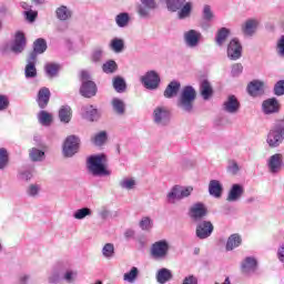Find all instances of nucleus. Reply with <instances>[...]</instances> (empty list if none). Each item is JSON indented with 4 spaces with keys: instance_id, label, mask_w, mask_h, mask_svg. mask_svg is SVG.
<instances>
[{
    "instance_id": "f257e3e1",
    "label": "nucleus",
    "mask_w": 284,
    "mask_h": 284,
    "mask_svg": "<svg viewBox=\"0 0 284 284\" xmlns=\"http://www.w3.org/2000/svg\"><path fill=\"white\" fill-rule=\"evenodd\" d=\"M106 155L100 153L90 155L87 160V166L92 175H110V171L105 166Z\"/></svg>"
},
{
    "instance_id": "f03ea898",
    "label": "nucleus",
    "mask_w": 284,
    "mask_h": 284,
    "mask_svg": "<svg viewBox=\"0 0 284 284\" xmlns=\"http://www.w3.org/2000/svg\"><path fill=\"white\" fill-rule=\"evenodd\" d=\"M196 100V90L192 88V85H186L183 88L179 100H178V108L183 110V112H193L194 103Z\"/></svg>"
},
{
    "instance_id": "7ed1b4c3",
    "label": "nucleus",
    "mask_w": 284,
    "mask_h": 284,
    "mask_svg": "<svg viewBox=\"0 0 284 284\" xmlns=\"http://www.w3.org/2000/svg\"><path fill=\"white\" fill-rule=\"evenodd\" d=\"M284 140V120H275L273 126L268 131L266 142L270 146H280Z\"/></svg>"
},
{
    "instance_id": "20e7f679",
    "label": "nucleus",
    "mask_w": 284,
    "mask_h": 284,
    "mask_svg": "<svg viewBox=\"0 0 284 284\" xmlns=\"http://www.w3.org/2000/svg\"><path fill=\"white\" fill-rule=\"evenodd\" d=\"M170 242L168 240H159L154 242L150 248V254L153 260L164 261L168 260L170 254Z\"/></svg>"
},
{
    "instance_id": "39448f33",
    "label": "nucleus",
    "mask_w": 284,
    "mask_h": 284,
    "mask_svg": "<svg viewBox=\"0 0 284 284\" xmlns=\"http://www.w3.org/2000/svg\"><path fill=\"white\" fill-rule=\"evenodd\" d=\"M193 191V186H181L180 184H175L172 186V189L169 191L166 195V201L169 204H176L180 200H183L184 197H189Z\"/></svg>"
},
{
    "instance_id": "423d86ee",
    "label": "nucleus",
    "mask_w": 284,
    "mask_h": 284,
    "mask_svg": "<svg viewBox=\"0 0 284 284\" xmlns=\"http://www.w3.org/2000/svg\"><path fill=\"white\" fill-rule=\"evenodd\" d=\"M81 82L82 85L80 88V93L82 94V97H85L88 99L95 97L98 92L97 83L91 80L90 73L85 70L81 72Z\"/></svg>"
},
{
    "instance_id": "0eeeda50",
    "label": "nucleus",
    "mask_w": 284,
    "mask_h": 284,
    "mask_svg": "<svg viewBox=\"0 0 284 284\" xmlns=\"http://www.w3.org/2000/svg\"><path fill=\"white\" fill-rule=\"evenodd\" d=\"M171 112L169 108L158 106L153 110V121L160 128H166L171 123Z\"/></svg>"
},
{
    "instance_id": "6e6552de",
    "label": "nucleus",
    "mask_w": 284,
    "mask_h": 284,
    "mask_svg": "<svg viewBox=\"0 0 284 284\" xmlns=\"http://www.w3.org/2000/svg\"><path fill=\"white\" fill-rule=\"evenodd\" d=\"M80 142L81 140L78 135H68L63 143V155L72 158L74 153H78Z\"/></svg>"
},
{
    "instance_id": "1a4fd4ad",
    "label": "nucleus",
    "mask_w": 284,
    "mask_h": 284,
    "mask_svg": "<svg viewBox=\"0 0 284 284\" xmlns=\"http://www.w3.org/2000/svg\"><path fill=\"white\" fill-rule=\"evenodd\" d=\"M141 83L146 90H156L161 83V77L154 70H150L144 77H141Z\"/></svg>"
},
{
    "instance_id": "9d476101",
    "label": "nucleus",
    "mask_w": 284,
    "mask_h": 284,
    "mask_svg": "<svg viewBox=\"0 0 284 284\" xmlns=\"http://www.w3.org/2000/svg\"><path fill=\"white\" fill-rule=\"evenodd\" d=\"M207 213L209 211L203 202H196L189 210V216L193 222H197V224L202 222L203 217H205Z\"/></svg>"
},
{
    "instance_id": "9b49d317",
    "label": "nucleus",
    "mask_w": 284,
    "mask_h": 284,
    "mask_svg": "<svg viewBox=\"0 0 284 284\" xmlns=\"http://www.w3.org/2000/svg\"><path fill=\"white\" fill-rule=\"evenodd\" d=\"M213 231H214V226L212 222L204 220L197 224L195 234L200 240H206L212 235Z\"/></svg>"
},
{
    "instance_id": "f8f14e48",
    "label": "nucleus",
    "mask_w": 284,
    "mask_h": 284,
    "mask_svg": "<svg viewBox=\"0 0 284 284\" xmlns=\"http://www.w3.org/2000/svg\"><path fill=\"white\" fill-rule=\"evenodd\" d=\"M243 52V47L239 39H232L227 45V57L233 61L241 59Z\"/></svg>"
},
{
    "instance_id": "ddd939ff",
    "label": "nucleus",
    "mask_w": 284,
    "mask_h": 284,
    "mask_svg": "<svg viewBox=\"0 0 284 284\" xmlns=\"http://www.w3.org/2000/svg\"><path fill=\"white\" fill-rule=\"evenodd\" d=\"M183 37L189 48H196L202 39V32L199 30H187L184 32Z\"/></svg>"
},
{
    "instance_id": "4468645a",
    "label": "nucleus",
    "mask_w": 284,
    "mask_h": 284,
    "mask_svg": "<svg viewBox=\"0 0 284 284\" xmlns=\"http://www.w3.org/2000/svg\"><path fill=\"white\" fill-rule=\"evenodd\" d=\"M36 63H37V54L33 50L27 59V65L24 69V74L27 79H34L37 77L38 72H37Z\"/></svg>"
},
{
    "instance_id": "2eb2a0df",
    "label": "nucleus",
    "mask_w": 284,
    "mask_h": 284,
    "mask_svg": "<svg viewBox=\"0 0 284 284\" xmlns=\"http://www.w3.org/2000/svg\"><path fill=\"white\" fill-rule=\"evenodd\" d=\"M268 170L271 173H278L284 164V155L283 153H274L268 158Z\"/></svg>"
},
{
    "instance_id": "dca6fc26",
    "label": "nucleus",
    "mask_w": 284,
    "mask_h": 284,
    "mask_svg": "<svg viewBox=\"0 0 284 284\" xmlns=\"http://www.w3.org/2000/svg\"><path fill=\"white\" fill-rule=\"evenodd\" d=\"M27 45V39L24 37L23 32H16L14 41L11 44V50L16 54H20L23 52L24 48Z\"/></svg>"
},
{
    "instance_id": "f3484780",
    "label": "nucleus",
    "mask_w": 284,
    "mask_h": 284,
    "mask_svg": "<svg viewBox=\"0 0 284 284\" xmlns=\"http://www.w3.org/2000/svg\"><path fill=\"white\" fill-rule=\"evenodd\" d=\"M262 110L264 114H276L281 110L277 99H267L263 101Z\"/></svg>"
},
{
    "instance_id": "a211bd4d",
    "label": "nucleus",
    "mask_w": 284,
    "mask_h": 284,
    "mask_svg": "<svg viewBox=\"0 0 284 284\" xmlns=\"http://www.w3.org/2000/svg\"><path fill=\"white\" fill-rule=\"evenodd\" d=\"M240 108H241V103H239V99H236V97L234 95L229 97L227 101H225L224 103V110L230 114H236Z\"/></svg>"
},
{
    "instance_id": "6ab92c4d",
    "label": "nucleus",
    "mask_w": 284,
    "mask_h": 284,
    "mask_svg": "<svg viewBox=\"0 0 284 284\" xmlns=\"http://www.w3.org/2000/svg\"><path fill=\"white\" fill-rule=\"evenodd\" d=\"M51 92L49 88H41V90L38 92V105L43 111L49 101H50Z\"/></svg>"
},
{
    "instance_id": "aec40b11",
    "label": "nucleus",
    "mask_w": 284,
    "mask_h": 284,
    "mask_svg": "<svg viewBox=\"0 0 284 284\" xmlns=\"http://www.w3.org/2000/svg\"><path fill=\"white\" fill-rule=\"evenodd\" d=\"M180 90L181 83L179 81H171L164 90L165 99H173L174 97H178Z\"/></svg>"
},
{
    "instance_id": "412c9836",
    "label": "nucleus",
    "mask_w": 284,
    "mask_h": 284,
    "mask_svg": "<svg viewBox=\"0 0 284 284\" xmlns=\"http://www.w3.org/2000/svg\"><path fill=\"white\" fill-rule=\"evenodd\" d=\"M251 97H261L264 93V83L262 81H252L247 87Z\"/></svg>"
},
{
    "instance_id": "4be33fe9",
    "label": "nucleus",
    "mask_w": 284,
    "mask_h": 284,
    "mask_svg": "<svg viewBox=\"0 0 284 284\" xmlns=\"http://www.w3.org/2000/svg\"><path fill=\"white\" fill-rule=\"evenodd\" d=\"M256 268H257V262L255 257H246L244 262H242L243 273H255Z\"/></svg>"
},
{
    "instance_id": "5701e85b",
    "label": "nucleus",
    "mask_w": 284,
    "mask_h": 284,
    "mask_svg": "<svg viewBox=\"0 0 284 284\" xmlns=\"http://www.w3.org/2000/svg\"><path fill=\"white\" fill-rule=\"evenodd\" d=\"M243 193H244V189L243 186H241V184H233L227 196L229 202H236L237 200H240Z\"/></svg>"
},
{
    "instance_id": "b1692460",
    "label": "nucleus",
    "mask_w": 284,
    "mask_h": 284,
    "mask_svg": "<svg viewBox=\"0 0 284 284\" xmlns=\"http://www.w3.org/2000/svg\"><path fill=\"white\" fill-rule=\"evenodd\" d=\"M209 191L211 195H214V197H221L223 193V186L220 180H211L209 184Z\"/></svg>"
},
{
    "instance_id": "393cba45",
    "label": "nucleus",
    "mask_w": 284,
    "mask_h": 284,
    "mask_svg": "<svg viewBox=\"0 0 284 284\" xmlns=\"http://www.w3.org/2000/svg\"><path fill=\"white\" fill-rule=\"evenodd\" d=\"M257 26H258L257 19H247V21H245L244 26L242 27V30L244 34L252 36L254 34V32H256Z\"/></svg>"
},
{
    "instance_id": "a878e982",
    "label": "nucleus",
    "mask_w": 284,
    "mask_h": 284,
    "mask_svg": "<svg viewBox=\"0 0 284 284\" xmlns=\"http://www.w3.org/2000/svg\"><path fill=\"white\" fill-rule=\"evenodd\" d=\"M242 244V237L237 233L231 235L226 242V251H234Z\"/></svg>"
},
{
    "instance_id": "bb28decb",
    "label": "nucleus",
    "mask_w": 284,
    "mask_h": 284,
    "mask_svg": "<svg viewBox=\"0 0 284 284\" xmlns=\"http://www.w3.org/2000/svg\"><path fill=\"white\" fill-rule=\"evenodd\" d=\"M201 95L207 101L213 94V88L209 81H202L200 85Z\"/></svg>"
},
{
    "instance_id": "cd10ccee",
    "label": "nucleus",
    "mask_w": 284,
    "mask_h": 284,
    "mask_svg": "<svg viewBox=\"0 0 284 284\" xmlns=\"http://www.w3.org/2000/svg\"><path fill=\"white\" fill-rule=\"evenodd\" d=\"M72 118V110L69 105H63L59 112V119L62 123H70Z\"/></svg>"
},
{
    "instance_id": "c85d7f7f",
    "label": "nucleus",
    "mask_w": 284,
    "mask_h": 284,
    "mask_svg": "<svg viewBox=\"0 0 284 284\" xmlns=\"http://www.w3.org/2000/svg\"><path fill=\"white\" fill-rule=\"evenodd\" d=\"M111 105L115 114H120V116H122V114H125L126 105L121 99H113Z\"/></svg>"
},
{
    "instance_id": "c756f323",
    "label": "nucleus",
    "mask_w": 284,
    "mask_h": 284,
    "mask_svg": "<svg viewBox=\"0 0 284 284\" xmlns=\"http://www.w3.org/2000/svg\"><path fill=\"white\" fill-rule=\"evenodd\" d=\"M48 45L45 39H37L33 43V51L36 53V60L38 59V54H43L45 52Z\"/></svg>"
},
{
    "instance_id": "7c9ffc66",
    "label": "nucleus",
    "mask_w": 284,
    "mask_h": 284,
    "mask_svg": "<svg viewBox=\"0 0 284 284\" xmlns=\"http://www.w3.org/2000/svg\"><path fill=\"white\" fill-rule=\"evenodd\" d=\"M57 17L61 21H67V19L72 17V10L67 6H60V8L57 9Z\"/></svg>"
},
{
    "instance_id": "2f4dec72",
    "label": "nucleus",
    "mask_w": 284,
    "mask_h": 284,
    "mask_svg": "<svg viewBox=\"0 0 284 284\" xmlns=\"http://www.w3.org/2000/svg\"><path fill=\"white\" fill-rule=\"evenodd\" d=\"M172 276L173 275L169 268H161L156 273V281L159 283H168V281H171Z\"/></svg>"
},
{
    "instance_id": "473e14b6",
    "label": "nucleus",
    "mask_w": 284,
    "mask_h": 284,
    "mask_svg": "<svg viewBox=\"0 0 284 284\" xmlns=\"http://www.w3.org/2000/svg\"><path fill=\"white\" fill-rule=\"evenodd\" d=\"M111 50H113V52H123L124 48H125V43H124V39H119L118 37H115L114 39L111 40Z\"/></svg>"
},
{
    "instance_id": "72a5a7b5",
    "label": "nucleus",
    "mask_w": 284,
    "mask_h": 284,
    "mask_svg": "<svg viewBox=\"0 0 284 284\" xmlns=\"http://www.w3.org/2000/svg\"><path fill=\"white\" fill-rule=\"evenodd\" d=\"M38 119L41 125H51L53 115L52 113L45 112V109H43L40 113H38Z\"/></svg>"
},
{
    "instance_id": "f704fd0d",
    "label": "nucleus",
    "mask_w": 284,
    "mask_h": 284,
    "mask_svg": "<svg viewBox=\"0 0 284 284\" xmlns=\"http://www.w3.org/2000/svg\"><path fill=\"white\" fill-rule=\"evenodd\" d=\"M82 111L84 112L89 121H98L99 112L92 105H87L85 108H82Z\"/></svg>"
},
{
    "instance_id": "c9c22d12",
    "label": "nucleus",
    "mask_w": 284,
    "mask_h": 284,
    "mask_svg": "<svg viewBox=\"0 0 284 284\" xmlns=\"http://www.w3.org/2000/svg\"><path fill=\"white\" fill-rule=\"evenodd\" d=\"M185 1L186 0H165L168 10L171 12H176L178 10L181 11V8Z\"/></svg>"
},
{
    "instance_id": "e433bc0d",
    "label": "nucleus",
    "mask_w": 284,
    "mask_h": 284,
    "mask_svg": "<svg viewBox=\"0 0 284 284\" xmlns=\"http://www.w3.org/2000/svg\"><path fill=\"white\" fill-rule=\"evenodd\" d=\"M129 21H130L129 12H120V14H116L115 17V23H118L120 28H125Z\"/></svg>"
},
{
    "instance_id": "4c0bfd02",
    "label": "nucleus",
    "mask_w": 284,
    "mask_h": 284,
    "mask_svg": "<svg viewBox=\"0 0 284 284\" xmlns=\"http://www.w3.org/2000/svg\"><path fill=\"white\" fill-rule=\"evenodd\" d=\"M227 37H230V30L227 28H221L216 33V43L217 45H223Z\"/></svg>"
},
{
    "instance_id": "58836bf2",
    "label": "nucleus",
    "mask_w": 284,
    "mask_h": 284,
    "mask_svg": "<svg viewBox=\"0 0 284 284\" xmlns=\"http://www.w3.org/2000/svg\"><path fill=\"white\" fill-rule=\"evenodd\" d=\"M113 88L115 92H119V93L125 92L126 83L124 79H122V77H115V79H113Z\"/></svg>"
},
{
    "instance_id": "ea45409f",
    "label": "nucleus",
    "mask_w": 284,
    "mask_h": 284,
    "mask_svg": "<svg viewBox=\"0 0 284 284\" xmlns=\"http://www.w3.org/2000/svg\"><path fill=\"white\" fill-rule=\"evenodd\" d=\"M192 11V3L190 1H184V3H182L180 11H179V17L180 19H185L186 17H190Z\"/></svg>"
},
{
    "instance_id": "a19ab883",
    "label": "nucleus",
    "mask_w": 284,
    "mask_h": 284,
    "mask_svg": "<svg viewBox=\"0 0 284 284\" xmlns=\"http://www.w3.org/2000/svg\"><path fill=\"white\" fill-rule=\"evenodd\" d=\"M102 70L106 74H112L113 72H116L118 70L116 61H113V60L106 61L105 63H103Z\"/></svg>"
},
{
    "instance_id": "79ce46f5",
    "label": "nucleus",
    "mask_w": 284,
    "mask_h": 284,
    "mask_svg": "<svg viewBox=\"0 0 284 284\" xmlns=\"http://www.w3.org/2000/svg\"><path fill=\"white\" fill-rule=\"evenodd\" d=\"M139 276V268L133 266L129 273H124L123 280L128 281V283H134Z\"/></svg>"
},
{
    "instance_id": "37998d69",
    "label": "nucleus",
    "mask_w": 284,
    "mask_h": 284,
    "mask_svg": "<svg viewBox=\"0 0 284 284\" xmlns=\"http://www.w3.org/2000/svg\"><path fill=\"white\" fill-rule=\"evenodd\" d=\"M60 70V65L57 63H47L45 64V72L48 77L53 78L57 77L58 72Z\"/></svg>"
},
{
    "instance_id": "c03bdc74",
    "label": "nucleus",
    "mask_w": 284,
    "mask_h": 284,
    "mask_svg": "<svg viewBox=\"0 0 284 284\" xmlns=\"http://www.w3.org/2000/svg\"><path fill=\"white\" fill-rule=\"evenodd\" d=\"M29 155H30L31 160L37 162V161L43 160L45 153H44V151H41V149L33 148L29 152Z\"/></svg>"
},
{
    "instance_id": "a18cd8bd",
    "label": "nucleus",
    "mask_w": 284,
    "mask_h": 284,
    "mask_svg": "<svg viewBox=\"0 0 284 284\" xmlns=\"http://www.w3.org/2000/svg\"><path fill=\"white\" fill-rule=\"evenodd\" d=\"M135 184L136 182L134 178H123L122 180H120V186L122 189L131 190V189H134Z\"/></svg>"
},
{
    "instance_id": "49530a36",
    "label": "nucleus",
    "mask_w": 284,
    "mask_h": 284,
    "mask_svg": "<svg viewBox=\"0 0 284 284\" xmlns=\"http://www.w3.org/2000/svg\"><path fill=\"white\" fill-rule=\"evenodd\" d=\"M153 226L154 222L151 217H142L140 221V229H142V231H152Z\"/></svg>"
},
{
    "instance_id": "de8ad7c7",
    "label": "nucleus",
    "mask_w": 284,
    "mask_h": 284,
    "mask_svg": "<svg viewBox=\"0 0 284 284\" xmlns=\"http://www.w3.org/2000/svg\"><path fill=\"white\" fill-rule=\"evenodd\" d=\"M88 215H92V211L89 207L78 209L74 213L75 220H84Z\"/></svg>"
},
{
    "instance_id": "09e8293b",
    "label": "nucleus",
    "mask_w": 284,
    "mask_h": 284,
    "mask_svg": "<svg viewBox=\"0 0 284 284\" xmlns=\"http://www.w3.org/2000/svg\"><path fill=\"white\" fill-rule=\"evenodd\" d=\"M9 162V153L7 149H0V169H4Z\"/></svg>"
},
{
    "instance_id": "8fccbe9b",
    "label": "nucleus",
    "mask_w": 284,
    "mask_h": 284,
    "mask_svg": "<svg viewBox=\"0 0 284 284\" xmlns=\"http://www.w3.org/2000/svg\"><path fill=\"white\" fill-rule=\"evenodd\" d=\"M108 140V133L106 131H100V133H97L93 138L94 144L101 145L103 142Z\"/></svg>"
},
{
    "instance_id": "3c124183",
    "label": "nucleus",
    "mask_w": 284,
    "mask_h": 284,
    "mask_svg": "<svg viewBox=\"0 0 284 284\" xmlns=\"http://www.w3.org/2000/svg\"><path fill=\"white\" fill-rule=\"evenodd\" d=\"M102 255L108 258L113 257L114 244H105L102 248Z\"/></svg>"
},
{
    "instance_id": "603ef678",
    "label": "nucleus",
    "mask_w": 284,
    "mask_h": 284,
    "mask_svg": "<svg viewBox=\"0 0 284 284\" xmlns=\"http://www.w3.org/2000/svg\"><path fill=\"white\" fill-rule=\"evenodd\" d=\"M41 191L40 184H30L29 187L27 189L28 195H31V197H36L39 195Z\"/></svg>"
},
{
    "instance_id": "864d4df0",
    "label": "nucleus",
    "mask_w": 284,
    "mask_h": 284,
    "mask_svg": "<svg viewBox=\"0 0 284 284\" xmlns=\"http://www.w3.org/2000/svg\"><path fill=\"white\" fill-rule=\"evenodd\" d=\"M227 171L233 174L239 173L240 171L239 162H236V160H230L227 164Z\"/></svg>"
},
{
    "instance_id": "5fc2aeb1",
    "label": "nucleus",
    "mask_w": 284,
    "mask_h": 284,
    "mask_svg": "<svg viewBox=\"0 0 284 284\" xmlns=\"http://www.w3.org/2000/svg\"><path fill=\"white\" fill-rule=\"evenodd\" d=\"M274 92L276 97L284 95V81H277V83H275Z\"/></svg>"
},
{
    "instance_id": "6e6d98bb",
    "label": "nucleus",
    "mask_w": 284,
    "mask_h": 284,
    "mask_svg": "<svg viewBox=\"0 0 284 284\" xmlns=\"http://www.w3.org/2000/svg\"><path fill=\"white\" fill-rule=\"evenodd\" d=\"M243 70L244 68L242 63H234V65H232L231 73L233 77H239L240 74H242Z\"/></svg>"
},
{
    "instance_id": "4d7b16f0",
    "label": "nucleus",
    "mask_w": 284,
    "mask_h": 284,
    "mask_svg": "<svg viewBox=\"0 0 284 284\" xmlns=\"http://www.w3.org/2000/svg\"><path fill=\"white\" fill-rule=\"evenodd\" d=\"M102 57H103V50L101 48H98L97 50H93L91 60L94 62H99L101 61Z\"/></svg>"
},
{
    "instance_id": "13d9d810",
    "label": "nucleus",
    "mask_w": 284,
    "mask_h": 284,
    "mask_svg": "<svg viewBox=\"0 0 284 284\" xmlns=\"http://www.w3.org/2000/svg\"><path fill=\"white\" fill-rule=\"evenodd\" d=\"M203 17L207 21H211V19H213V12H212L211 6H209V4L204 6V8H203Z\"/></svg>"
},
{
    "instance_id": "bf43d9fd",
    "label": "nucleus",
    "mask_w": 284,
    "mask_h": 284,
    "mask_svg": "<svg viewBox=\"0 0 284 284\" xmlns=\"http://www.w3.org/2000/svg\"><path fill=\"white\" fill-rule=\"evenodd\" d=\"M10 105L8 97L0 94V110H7Z\"/></svg>"
},
{
    "instance_id": "052dcab7",
    "label": "nucleus",
    "mask_w": 284,
    "mask_h": 284,
    "mask_svg": "<svg viewBox=\"0 0 284 284\" xmlns=\"http://www.w3.org/2000/svg\"><path fill=\"white\" fill-rule=\"evenodd\" d=\"M277 54H280V57H284V36L277 41Z\"/></svg>"
},
{
    "instance_id": "680f3d73",
    "label": "nucleus",
    "mask_w": 284,
    "mask_h": 284,
    "mask_svg": "<svg viewBox=\"0 0 284 284\" xmlns=\"http://www.w3.org/2000/svg\"><path fill=\"white\" fill-rule=\"evenodd\" d=\"M38 12L33 11L31 9V6H29V10L28 12H26V17L27 19H29V21H34V19H37Z\"/></svg>"
},
{
    "instance_id": "e2e57ef3",
    "label": "nucleus",
    "mask_w": 284,
    "mask_h": 284,
    "mask_svg": "<svg viewBox=\"0 0 284 284\" xmlns=\"http://www.w3.org/2000/svg\"><path fill=\"white\" fill-rule=\"evenodd\" d=\"M183 284H199L197 277H194V275H189V277L184 278Z\"/></svg>"
},
{
    "instance_id": "0e129e2a",
    "label": "nucleus",
    "mask_w": 284,
    "mask_h": 284,
    "mask_svg": "<svg viewBox=\"0 0 284 284\" xmlns=\"http://www.w3.org/2000/svg\"><path fill=\"white\" fill-rule=\"evenodd\" d=\"M75 276H77V273H73L72 271H68L64 274V278H65V281H68V283H72V281H74Z\"/></svg>"
},
{
    "instance_id": "69168bd1",
    "label": "nucleus",
    "mask_w": 284,
    "mask_h": 284,
    "mask_svg": "<svg viewBox=\"0 0 284 284\" xmlns=\"http://www.w3.org/2000/svg\"><path fill=\"white\" fill-rule=\"evenodd\" d=\"M143 6H145L146 8H150V9H154L156 8V1L154 0H141Z\"/></svg>"
},
{
    "instance_id": "338daca9",
    "label": "nucleus",
    "mask_w": 284,
    "mask_h": 284,
    "mask_svg": "<svg viewBox=\"0 0 284 284\" xmlns=\"http://www.w3.org/2000/svg\"><path fill=\"white\" fill-rule=\"evenodd\" d=\"M277 258L284 264V244H282L277 251Z\"/></svg>"
},
{
    "instance_id": "774afa93",
    "label": "nucleus",
    "mask_w": 284,
    "mask_h": 284,
    "mask_svg": "<svg viewBox=\"0 0 284 284\" xmlns=\"http://www.w3.org/2000/svg\"><path fill=\"white\" fill-rule=\"evenodd\" d=\"M30 281V275H20L18 284H28Z\"/></svg>"
}]
</instances>
